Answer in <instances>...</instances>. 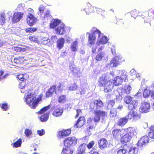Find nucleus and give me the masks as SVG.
<instances>
[{
	"label": "nucleus",
	"mask_w": 154,
	"mask_h": 154,
	"mask_svg": "<svg viewBox=\"0 0 154 154\" xmlns=\"http://www.w3.org/2000/svg\"><path fill=\"white\" fill-rule=\"evenodd\" d=\"M141 116L136 111H130L128 114L127 117L125 116L120 118L119 119L117 124L119 126H124L128 122V120L135 121L140 119Z\"/></svg>",
	"instance_id": "obj_1"
},
{
	"label": "nucleus",
	"mask_w": 154,
	"mask_h": 154,
	"mask_svg": "<svg viewBox=\"0 0 154 154\" xmlns=\"http://www.w3.org/2000/svg\"><path fill=\"white\" fill-rule=\"evenodd\" d=\"M35 97L36 95L34 92H28L25 94L24 97V100L27 104L33 109L35 108L40 100L39 98H36Z\"/></svg>",
	"instance_id": "obj_2"
},
{
	"label": "nucleus",
	"mask_w": 154,
	"mask_h": 154,
	"mask_svg": "<svg viewBox=\"0 0 154 154\" xmlns=\"http://www.w3.org/2000/svg\"><path fill=\"white\" fill-rule=\"evenodd\" d=\"M148 11H140L139 12V16L144 19L143 24L145 27L148 29L151 26L150 20L148 18Z\"/></svg>",
	"instance_id": "obj_3"
},
{
	"label": "nucleus",
	"mask_w": 154,
	"mask_h": 154,
	"mask_svg": "<svg viewBox=\"0 0 154 154\" xmlns=\"http://www.w3.org/2000/svg\"><path fill=\"white\" fill-rule=\"evenodd\" d=\"M104 104L102 101L100 100H95L91 102L89 106V109L90 111H92L96 109H99L103 107Z\"/></svg>",
	"instance_id": "obj_4"
},
{
	"label": "nucleus",
	"mask_w": 154,
	"mask_h": 154,
	"mask_svg": "<svg viewBox=\"0 0 154 154\" xmlns=\"http://www.w3.org/2000/svg\"><path fill=\"white\" fill-rule=\"evenodd\" d=\"M98 34L99 36L100 35L101 33L100 31L97 29H96L94 31H93L88 36V42L89 44L91 45H94L95 43L96 37L95 34Z\"/></svg>",
	"instance_id": "obj_5"
},
{
	"label": "nucleus",
	"mask_w": 154,
	"mask_h": 154,
	"mask_svg": "<svg viewBox=\"0 0 154 154\" xmlns=\"http://www.w3.org/2000/svg\"><path fill=\"white\" fill-rule=\"evenodd\" d=\"M95 116L94 117V120L95 122H99L100 120V117H104L107 116V112L103 111L100 110H94Z\"/></svg>",
	"instance_id": "obj_6"
},
{
	"label": "nucleus",
	"mask_w": 154,
	"mask_h": 154,
	"mask_svg": "<svg viewBox=\"0 0 154 154\" xmlns=\"http://www.w3.org/2000/svg\"><path fill=\"white\" fill-rule=\"evenodd\" d=\"M64 142L65 146L73 148V146L75 145L77 143V139L75 137H68L66 138Z\"/></svg>",
	"instance_id": "obj_7"
},
{
	"label": "nucleus",
	"mask_w": 154,
	"mask_h": 154,
	"mask_svg": "<svg viewBox=\"0 0 154 154\" xmlns=\"http://www.w3.org/2000/svg\"><path fill=\"white\" fill-rule=\"evenodd\" d=\"M150 139L149 138V137L147 135H144L138 141V143H137L138 146H139L140 148H143L144 147L150 140Z\"/></svg>",
	"instance_id": "obj_8"
},
{
	"label": "nucleus",
	"mask_w": 154,
	"mask_h": 154,
	"mask_svg": "<svg viewBox=\"0 0 154 154\" xmlns=\"http://www.w3.org/2000/svg\"><path fill=\"white\" fill-rule=\"evenodd\" d=\"M127 76L125 74L122 76H116L115 77L113 80V84L116 86H119L121 85L123 80L126 81L127 79Z\"/></svg>",
	"instance_id": "obj_9"
},
{
	"label": "nucleus",
	"mask_w": 154,
	"mask_h": 154,
	"mask_svg": "<svg viewBox=\"0 0 154 154\" xmlns=\"http://www.w3.org/2000/svg\"><path fill=\"white\" fill-rule=\"evenodd\" d=\"M107 76L105 74L101 75L99 78L98 86L100 87H103L108 82Z\"/></svg>",
	"instance_id": "obj_10"
},
{
	"label": "nucleus",
	"mask_w": 154,
	"mask_h": 154,
	"mask_svg": "<svg viewBox=\"0 0 154 154\" xmlns=\"http://www.w3.org/2000/svg\"><path fill=\"white\" fill-rule=\"evenodd\" d=\"M69 69L74 76L77 77H79L80 76L81 73L79 69L74 64H70L69 65Z\"/></svg>",
	"instance_id": "obj_11"
},
{
	"label": "nucleus",
	"mask_w": 154,
	"mask_h": 154,
	"mask_svg": "<svg viewBox=\"0 0 154 154\" xmlns=\"http://www.w3.org/2000/svg\"><path fill=\"white\" fill-rule=\"evenodd\" d=\"M113 84L111 80H108V82L103 87V91L107 93L111 91L113 88Z\"/></svg>",
	"instance_id": "obj_12"
},
{
	"label": "nucleus",
	"mask_w": 154,
	"mask_h": 154,
	"mask_svg": "<svg viewBox=\"0 0 154 154\" xmlns=\"http://www.w3.org/2000/svg\"><path fill=\"white\" fill-rule=\"evenodd\" d=\"M23 13L21 12H15L13 16L12 20L14 23L19 22L23 17Z\"/></svg>",
	"instance_id": "obj_13"
},
{
	"label": "nucleus",
	"mask_w": 154,
	"mask_h": 154,
	"mask_svg": "<svg viewBox=\"0 0 154 154\" xmlns=\"http://www.w3.org/2000/svg\"><path fill=\"white\" fill-rule=\"evenodd\" d=\"M36 19L31 13H29L27 15V22L30 26H32L36 22Z\"/></svg>",
	"instance_id": "obj_14"
},
{
	"label": "nucleus",
	"mask_w": 154,
	"mask_h": 154,
	"mask_svg": "<svg viewBox=\"0 0 154 154\" xmlns=\"http://www.w3.org/2000/svg\"><path fill=\"white\" fill-rule=\"evenodd\" d=\"M150 109V104L147 102H144L142 103L140 109L142 112H146Z\"/></svg>",
	"instance_id": "obj_15"
},
{
	"label": "nucleus",
	"mask_w": 154,
	"mask_h": 154,
	"mask_svg": "<svg viewBox=\"0 0 154 154\" xmlns=\"http://www.w3.org/2000/svg\"><path fill=\"white\" fill-rule=\"evenodd\" d=\"M66 28L65 25L62 23L60 26H58L56 29L57 33L60 35H63L66 32Z\"/></svg>",
	"instance_id": "obj_16"
},
{
	"label": "nucleus",
	"mask_w": 154,
	"mask_h": 154,
	"mask_svg": "<svg viewBox=\"0 0 154 154\" xmlns=\"http://www.w3.org/2000/svg\"><path fill=\"white\" fill-rule=\"evenodd\" d=\"M74 151V148H71L68 146H65L64 145L61 154H72Z\"/></svg>",
	"instance_id": "obj_17"
},
{
	"label": "nucleus",
	"mask_w": 154,
	"mask_h": 154,
	"mask_svg": "<svg viewBox=\"0 0 154 154\" xmlns=\"http://www.w3.org/2000/svg\"><path fill=\"white\" fill-rule=\"evenodd\" d=\"M87 148V144L85 143H83L79 146L78 150V152L77 154H85V151Z\"/></svg>",
	"instance_id": "obj_18"
},
{
	"label": "nucleus",
	"mask_w": 154,
	"mask_h": 154,
	"mask_svg": "<svg viewBox=\"0 0 154 154\" xmlns=\"http://www.w3.org/2000/svg\"><path fill=\"white\" fill-rule=\"evenodd\" d=\"M138 105V103L137 101L134 100H133L128 105V109L131 111H134L133 110L135 109L137 107Z\"/></svg>",
	"instance_id": "obj_19"
},
{
	"label": "nucleus",
	"mask_w": 154,
	"mask_h": 154,
	"mask_svg": "<svg viewBox=\"0 0 154 154\" xmlns=\"http://www.w3.org/2000/svg\"><path fill=\"white\" fill-rule=\"evenodd\" d=\"M98 143L100 149H104L107 147L108 142L105 139L102 138L98 141Z\"/></svg>",
	"instance_id": "obj_20"
},
{
	"label": "nucleus",
	"mask_w": 154,
	"mask_h": 154,
	"mask_svg": "<svg viewBox=\"0 0 154 154\" xmlns=\"http://www.w3.org/2000/svg\"><path fill=\"white\" fill-rule=\"evenodd\" d=\"M60 24V20L58 19H53L51 21L50 27L51 28L54 29Z\"/></svg>",
	"instance_id": "obj_21"
},
{
	"label": "nucleus",
	"mask_w": 154,
	"mask_h": 154,
	"mask_svg": "<svg viewBox=\"0 0 154 154\" xmlns=\"http://www.w3.org/2000/svg\"><path fill=\"white\" fill-rule=\"evenodd\" d=\"M85 118L83 117H80L77 120L76 123L75 124V126L77 128L81 127L84 124Z\"/></svg>",
	"instance_id": "obj_22"
},
{
	"label": "nucleus",
	"mask_w": 154,
	"mask_h": 154,
	"mask_svg": "<svg viewBox=\"0 0 154 154\" xmlns=\"http://www.w3.org/2000/svg\"><path fill=\"white\" fill-rule=\"evenodd\" d=\"M56 88V85H54L52 86L46 93V97H51L54 92H55Z\"/></svg>",
	"instance_id": "obj_23"
},
{
	"label": "nucleus",
	"mask_w": 154,
	"mask_h": 154,
	"mask_svg": "<svg viewBox=\"0 0 154 154\" xmlns=\"http://www.w3.org/2000/svg\"><path fill=\"white\" fill-rule=\"evenodd\" d=\"M119 64V58L117 57L113 58L111 61L110 65L111 67H116Z\"/></svg>",
	"instance_id": "obj_24"
},
{
	"label": "nucleus",
	"mask_w": 154,
	"mask_h": 154,
	"mask_svg": "<svg viewBox=\"0 0 154 154\" xmlns=\"http://www.w3.org/2000/svg\"><path fill=\"white\" fill-rule=\"evenodd\" d=\"M65 42V39L63 38H60L57 41V46L59 49H60L62 48L64 46Z\"/></svg>",
	"instance_id": "obj_25"
},
{
	"label": "nucleus",
	"mask_w": 154,
	"mask_h": 154,
	"mask_svg": "<svg viewBox=\"0 0 154 154\" xmlns=\"http://www.w3.org/2000/svg\"><path fill=\"white\" fill-rule=\"evenodd\" d=\"M63 112L62 109L61 107H58L53 112V115L56 116H61Z\"/></svg>",
	"instance_id": "obj_26"
},
{
	"label": "nucleus",
	"mask_w": 154,
	"mask_h": 154,
	"mask_svg": "<svg viewBox=\"0 0 154 154\" xmlns=\"http://www.w3.org/2000/svg\"><path fill=\"white\" fill-rule=\"evenodd\" d=\"M131 137L130 135H123L121 139L122 143H125L129 141L131 139Z\"/></svg>",
	"instance_id": "obj_27"
},
{
	"label": "nucleus",
	"mask_w": 154,
	"mask_h": 154,
	"mask_svg": "<svg viewBox=\"0 0 154 154\" xmlns=\"http://www.w3.org/2000/svg\"><path fill=\"white\" fill-rule=\"evenodd\" d=\"M22 140L21 138L16 140L15 139L14 140V143H13V147L17 148L20 147L21 146L22 143Z\"/></svg>",
	"instance_id": "obj_28"
},
{
	"label": "nucleus",
	"mask_w": 154,
	"mask_h": 154,
	"mask_svg": "<svg viewBox=\"0 0 154 154\" xmlns=\"http://www.w3.org/2000/svg\"><path fill=\"white\" fill-rule=\"evenodd\" d=\"M128 134L131 135H136L137 134V131L136 129L134 128L130 127L126 129Z\"/></svg>",
	"instance_id": "obj_29"
},
{
	"label": "nucleus",
	"mask_w": 154,
	"mask_h": 154,
	"mask_svg": "<svg viewBox=\"0 0 154 154\" xmlns=\"http://www.w3.org/2000/svg\"><path fill=\"white\" fill-rule=\"evenodd\" d=\"M71 131L70 129H63L59 131L58 135H69L71 133Z\"/></svg>",
	"instance_id": "obj_30"
},
{
	"label": "nucleus",
	"mask_w": 154,
	"mask_h": 154,
	"mask_svg": "<svg viewBox=\"0 0 154 154\" xmlns=\"http://www.w3.org/2000/svg\"><path fill=\"white\" fill-rule=\"evenodd\" d=\"M78 43L77 41H75L71 43V48L72 51H76L77 50Z\"/></svg>",
	"instance_id": "obj_31"
},
{
	"label": "nucleus",
	"mask_w": 154,
	"mask_h": 154,
	"mask_svg": "<svg viewBox=\"0 0 154 154\" xmlns=\"http://www.w3.org/2000/svg\"><path fill=\"white\" fill-rule=\"evenodd\" d=\"M125 146L126 145H125L123 147L122 146H121L118 151L117 154H127L126 149L125 147Z\"/></svg>",
	"instance_id": "obj_32"
},
{
	"label": "nucleus",
	"mask_w": 154,
	"mask_h": 154,
	"mask_svg": "<svg viewBox=\"0 0 154 154\" xmlns=\"http://www.w3.org/2000/svg\"><path fill=\"white\" fill-rule=\"evenodd\" d=\"M131 88L129 85H128L127 87H125L122 91V93L126 94H128L130 92L131 90Z\"/></svg>",
	"instance_id": "obj_33"
},
{
	"label": "nucleus",
	"mask_w": 154,
	"mask_h": 154,
	"mask_svg": "<svg viewBox=\"0 0 154 154\" xmlns=\"http://www.w3.org/2000/svg\"><path fill=\"white\" fill-rule=\"evenodd\" d=\"M115 104V101L114 100H109L107 103L106 106L107 108L108 109H110L112 108Z\"/></svg>",
	"instance_id": "obj_34"
},
{
	"label": "nucleus",
	"mask_w": 154,
	"mask_h": 154,
	"mask_svg": "<svg viewBox=\"0 0 154 154\" xmlns=\"http://www.w3.org/2000/svg\"><path fill=\"white\" fill-rule=\"evenodd\" d=\"M5 14L2 13L0 14V25H3L5 20L6 18Z\"/></svg>",
	"instance_id": "obj_35"
},
{
	"label": "nucleus",
	"mask_w": 154,
	"mask_h": 154,
	"mask_svg": "<svg viewBox=\"0 0 154 154\" xmlns=\"http://www.w3.org/2000/svg\"><path fill=\"white\" fill-rule=\"evenodd\" d=\"M138 149L136 147L131 148L128 151V154H138Z\"/></svg>",
	"instance_id": "obj_36"
},
{
	"label": "nucleus",
	"mask_w": 154,
	"mask_h": 154,
	"mask_svg": "<svg viewBox=\"0 0 154 154\" xmlns=\"http://www.w3.org/2000/svg\"><path fill=\"white\" fill-rule=\"evenodd\" d=\"M49 113H47L42 116L40 118V120L42 122H45L46 121L48 118Z\"/></svg>",
	"instance_id": "obj_37"
},
{
	"label": "nucleus",
	"mask_w": 154,
	"mask_h": 154,
	"mask_svg": "<svg viewBox=\"0 0 154 154\" xmlns=\"http://www.w3.org/2000/svg\"><path fill=\"white\" fill-rule=\"evenodd\" d=\"M61 84L60 83H59V85L56 88L55 93L57 94H59L61 93L62 91V89L61 88Z\"/></svg>",
	"instance_id": "obj_38"
},
{
	"label": "nucleus",
	"mask_w": 154,
	"mask_h": 154,
	"mask_svg": "<svg viewBox=\"0 0 154 154\" xmlns=\"http://www.w3.org/2000/svg\"><path fill=\"white\" fill-rule=\"evenodd\" d=\"M14 50L17 52H23L25 51L26 49L25 48H22L18 47H15L13 48Z\"/></svg>",
	"instance_id": "obj_39"
},
{
	"label": "nucleus",
	"mask_w": 154,
	"mask_h": 154,
	"mask_svg": "<svg viewBox=\"0 0 154 154\" xmlns=\"http://www.w3.org/2000/svg\"><path fill=\"white\" fill-rule=\"evenodd\" d=\"M124 100L126 104H129L132 100V97L130 96H127L124 97Z\"/></svg>",
	"instance_id": "obj_40"
},
{
	"label": "nucleus",
	"mask_w": 154,
	"mask_h": 154,
	"mask_svg": "<svg viewBox=\"0 0 154 154\" xmlns=\"http://www.w3.org/2000/svg\"><path fill=\"white\" fill-rule=\"evenodd\" d=\"M0 106L3 110L7 111L9 109L8 105L6 103H0Z\"/></svg>",
	"instance_id": "obj_41"
},
{
	"label": "nucleus",
	"mask_w": 154,
	"mask_h": 154,
	"mask_svg": "<svg viewBox=\"0 0 154 154\" xmlns=\"http://www.w3.org/2000/svg\"><path fill=\"white\" fill-rule=\"evenodd\" d=\"M117 112L115 108L112 109L110 111V117L113 118L116 117L117 115Z\"/></svg>",
	"instance_id": "obj_42"
},
{
	"label": "nucleus",
	"mask_w": 154,
	"mask_h": 154,
	"mask_svg": "<svg viewBox=\"0 0 154 154\" xmlns=\"http://www.w3.org/2000/svg\"><path fill=\"white\" fill-rule=\"evenodd\" d=\"M139 12L135 9L132 11L131 12V14L132 17L136 18L137 16H139Z\"/></svg>",
	"instance_id": "obj_43"
},
{
	"label": "nucleus",
	"mask_w": 154,
	"mask_h": 154,
	"mask_svg": "<svg viewBox=\"0 0 154 154\" xmlns=\"http://www.w3.org/2000/svg\"><path fill=\"white\" fill-rule=\"evenodd\" d=\"M51 107L50 105H49L47 106H45L42 109L40 110L38 112V114H42L43 113L45 112L49 109Z\"/></svg>",
	"instance_id": "obj_44"
},
{
	"label": "nucleus",
	"mask_w": 154,
	"mask_h": 154,
	"mask_svg": "<svg viewBox=\"0 0 154 154\" xmlns=\"http://www.w3.org/2000/svg\"><path fill=\"white\" fill-rule=\"evenodd\" d=\"M104 55V53L103 52H101L100 53L97 54L96 56V59L97 61L101 60Z\"/></svg>",
	"instance_id": "obj_45"
},
{
	"label": "nucleus",
	"mask_w": 154,
	"mask_h": 154,
	"mask_svg": "<svg viewBox=\"0 0 154 154\" xmlns=\"http://www.w3.org/2000/svg\"><path fill=\"white\" fill-rule=\"evenodd\" d=\"M108 41L107 38L106 36H103L100 40V42L101 44H105Z\"/></svg>",
	"instance_id": "obj_46"
},
{
	"label": "nucleus",
	"mask_w": 154,
	"mask_h": 154,
	"mask_svg": "<svg viewBox=\"0 0 154 154\" xmlns=\"http://www.w3.org/2000/svg\"><path fill=\"white\" fill-rule=\"evenodd\" d=\"M4 73V72L3 71H0V82L2 81L4 79L7 78L8 76L9 75L8 74H6L4 76H2Z\"/></svg>",
	"instance_id": "obj_47"
},
{
	"label": "nucleus",
	"mask_w": 154,
	"mask_h": 154,
	"mask_svg": "<svg viewBox=\"0 0 154 154\" xmlns=\"http://www.w3.org/2000/svg\"><path fill=\"white\" fill-rule=\"evenodd\" d=\"M148 16L154 19V9L150 8L148 10Z\"/></svg>",
	"instance_id": "obj_48"
},
{
	"label": "nucleus",
	"mask_w": 154,
	"mask_h": 154,
	"mask_svg": "<svg viewBox=\"0 0 154 154\" xmlns=\"http://www.w3.org/2000/svg\"><path fill=\"white\" fill-rule=\"evenodd\" d=\"M150 91L149 90L147 89L145 90L143 93L144 97L145 98L148 97L150 95Z\"/></svg>",
	"instance_id": "obj_49"
},
{
	"label": "nucleus",
	"mask_w": 154,
	"mask_h": 154,
	"mask_svg": "<svg viewBox=\"0 0 154 154\" xmlns=\"http://www.w3.org/2000/svg\"><path fill=\"white\" fill-rule=\"evenodd\" d=\"M45 9V7L43 5H41L39 8V11L38 14L39 15H42Z\"/></svg>",
	"instance_id": "obj_50"
},
{
	"label": "nucleus",
	"mask_w": 154,
	"mask_h": 154,
	"mask_svg": "<svg viewBox=\"0 0 154 154\" xmlns=\"http://www.w3.org/2000/svg\"><path fill=\"white\" fill-rule=\"evenodd\" d=\"M121 134V131L120 129H116L112 131L113 135L120 134Z\"/></svg>",
	"instance_id": "obj_51"
},
{
	"label": "nucleus",
	"mask_w": 154,
	"mask_h": 154,
	"mask_svg": "<svg viewBox=\"0 0 154 154\" xmlns=\"http://www.w3.org/2000/svg\"><path fill=\"white\" fill-rule=\"evenodd\" d=\"M26 86V84L25 82L23 81V82H20L19 85V87L21 89L24 88Z\"/></svg>",
	"instance_id": "obj_52"
},
{
	"label": "nucleus",
	"mask_w": 154,
	"mask_h": 154,
	"mask_svg": "<svg viewBox=\"0 0 154 154\" xmlns=\"http://www.w3.org/2000/svg\"><path fill=\"white\" fill-rule=\"evenodd\" d=\"M66 96L64 95L60 96L59 97L58 102L60 103L63 102L65 100Z\"/></svg>",
	"instance_id": "obj_53"
},
{
	"label": "nucleus",
	"mask_w": 154,
	"mask_h": 154,
	"mask_svg": "<svg viewBox=\"0 0 154 154\" xmlns=\"http://www.w3.org/2000/svg\"><path fill=\"white\" fill-rule=\"evenodd\" d=\"M44 18L45 19L47 18V20H49L51 18V15L49 14V12L47 11V12L44 14Z\"/></svg>",
	"instance_id": "obj_54"
},
{
	"label": "nucleus",
	"mask_w": 154,
	"mask_h": 154,
	"mask_svg": "<svg viewBox=\"0 0 154 154\" xmlns=\"http://www.w3.org/2000/svg\"><path fill=\"white\" fill-rule=\"evenodd\" d=\"M37 29L35 28H31L27 29H26V32L32 33L36 31Z\"/></svg>",
	"instance_id": "obj_55"
},
{
	"label": "nucleus",
	"mask_w": 154,
	"mask_h": 154,
	"mask_svg": "<svg viewBox=\"0 0 154 154\" xmlns=\"http://www.w3.org/2000/svg\"><path fill=\"white\" fill-rule=\"evenodd\" d=\"M77 88V85L75 84H74L69 88V90L70 91H74Z\"/></svg>",
	"instance_id": "obj_56"
},
{
	"label": "nucleus",
	"mask_w": 154,
	"mask_h": 154,
	"mask_svg": "<svg viewBox=\"0 0 154 154\" xmlns=\"http://www.w3.org/2000/svg\"><path fill=\"white\" fill-rule=\"evenodd\" d=\"M148 134L149 135H154V126L150 127Z\"/></svg>",
	"instance_id": "obj_57"
},
{
	"label": "nucleus",
	"mask_w": 154,
	"mask_h": 154,
	"mask_svg": "<svg viewBox=\"0 0 154 154\" xmlns=\"http://www.w3.org/2000/svg\"><path fill=\"white\" fill-rule=\"evenodd\" d=\"M24 75L22 74H20L17 76V78L20 81H24L25 80V78H24Z\"/></svg>",
	"instance_id": "obj_58"
},
{
	"label": "nucleus",
	"mask_w": 154,
	"mask_h": 154,
	"mask_svg": "<svg viewBox=\"0 0 154 154\" xmlns=\"http://www.w3.org/2000/svg\"><path fill=\"white\" fill-rule=\"evenodd\" d=\"M29 39L31 41L33 42H36L37 41V38L34 35L30 36L29 37Z\"/></svg>",
	"instance_id": "obj_59"
},
{
	"label": "nucleus",
	"mask_w": 154,
	"mask_h": 154,
	"mask_svg": "<svg viewBox=\"0 0 154 154\" xmlns=\"http://www.w3.org/2000/svg\"><path fill=\"white\" fill-rule=\"evenodd\" d=\"M94 144V141H91L88 144H87V148L88 149L91 148Z\"/></svg>",
	"instance_id": "obj_60"
},
{
	"label": "nucleus",
	"mask_w": 154,
	"mask_h": 154,
	"mask_svg": "<svg viewBox=\"0 0 154 154\" xmlns=\"http://www.w3.org/2000/svg\"><path fill=\"white\" fill-rule=\"evenodd\" d=\"M25 135H31L32 134V131L28 129H26L24 132Z\"/></svg>",
	"instance_id": "obj_61"
},
{
	"label": "nucleus",
	"mask_w": 154,
	"mask_h": 154,
	"mask_svg": "<svg viewBox=\"0 0 154 154\" xmlns=\"http://www.w3.org/2000/svg\"><path fill=\"white\" fill-rule=\"evenodd\" d=\"M37 132L38 135H44L45 134V131L43 129H42L40 130H38Z\"/></svg>",
	"instance_id": "obj_62"
},
{
	"label": "nucleus",
	"mask_w": 154,
	"mask_h": 154,
	"mask_svg": "<svg viewBox=\"0 0 154 154\" xmlns=\"http://www.w3.org/2000/svg\"><path fill=\"white\" fill-rule=\"evenodd\" d=\"M57 38L56 36H52L51 37V41L53 42H57Z\"/></svg>",
	"instance_id": "obj_63"
},
{
	"label": "nucleus",
	"mask_w": 154,
	"mask_h": 154,
	"mask_svg": "<svg viewBox=\"0 0 154 154\" xmlns=\"http://www.w3.org/2000/svg\"><path fill=\"white\" fill-rule=\"evenodd\" d=\"M25 6V5L23 4H20L18 6L17 8H19V9L21 10L23 9Z\"/></svg>",
	"instance_id": "obj_64"
}]
</instances>
